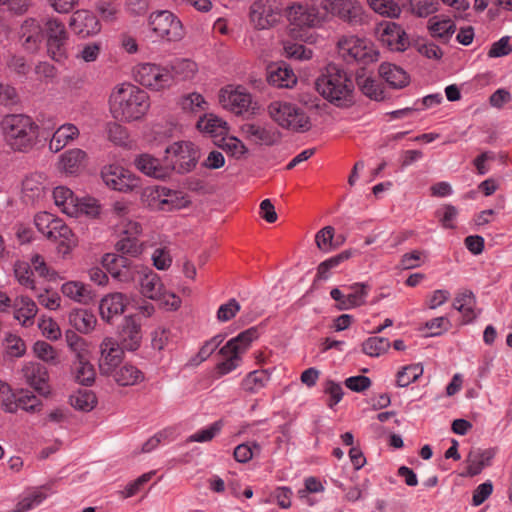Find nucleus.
I'll use <instances>...</instances> for the list:
<instances>
[{"label":"nucleus","instance_id":"1","mask_svg":"<svg viewBox=\"0 0 512 512\" xmlns=\"http://www.w3.org/2000/svg\"><path fill=\"white\" fill-rule=\"evenodd\" d=\"M339 52L347 64L362 65L355 73V81L359 89L371 99H384V90L380 84L368 75L366 65L378 60L380 52L374 44L366 39L355 36L343 38L338 42Z\"/></svg>","mask_w":512,"mask_h":512},{"label":"nucleus","instance_id":"2","mask_svg":"<svg viewBox=\"0 0 512 512\" xmlns=\"http://www.w3.org/2000/svg\"><path fill=\"white\" fill-rule=\"evenodd\" d=\"M150 106L148 94L132 84H122L110 95L112 117L119 122L140 120Z\"/></svg>","mask_w":512,"mask_h":512},{"label":"nucleus","instance_id":"3","mask_svg":"<svg viewBox=\"0 0 512 512\" xmlns=\"http://www.w3.org/2000/svg\"><path fill=\"white\" fill-rule=\"evenodd\" d=\"M316 90L338 107H348L353 103V82L337 64L331 63L326 72L315 81Z\"/></svg>","mask_w":512,"mask_h":512},{"label":"nucleus","instance_id":"4","mask_svg":"<svg viewBox=\"0 0 512 512\" xmlns=\"http://www.w3.org/2000/svg\"><path fill=\"white\" fill-rule=\"evenodd\" d=\"M2 129L7 145L19 152L31 150L39 135L38 125L23 114L7 115L2 121Z\"/></svg>","mask_w":512,"mask_h":512},{"label":"nucleus","instance_id":"5","mask_svg":"<svg viewBox=\"0 0 512 512\" xmlns=\"http://www.w3.org/2000/svg\"><path fill=\"white\" fill-rule=\"evenodd\" d=\"M51 217L52 215L47 213L37 216L36 226L48 239L58 243V252L65 256L76 246V237L61 219Z\"/></svg>","mask_w":512,"mask_h":512},{"label":"nucleus","instance_id":"6","mask_svg":"<svg viewBox=\"0 0 512 512\" xmlns=\"http://www.w3.org/2000/svg\"><path fill=\"white\" fill-rule=\"evenodd\" d=\"M270 117L282 128L305 132L311 128L309 117L294 104L282 101L271 102L268 106Z\"/></svg>","mask_w":512,"mask_h":512},{"label":"nucleus","instance_id":"7","mask_svg":"<svg viewBox=\"0 0 512 512\" xmlns=\"http://www.w3.org/2000/svg\"><path fill=\"white\" fill-rule=\"evenodd\" d=\"M149 26L161 39L168 42H177L185 35L181 21L168 10L155 11L149 16Z\"/></svg>","mask_w":512,"mask_h":512},{"label":"nucleus","instance_id":"8","mask_svg":"<svg viewBox=\"0 0 512 512\" xmlns=\"http://www.w3.org/2000/svg\"><path fill=\"white\" fill-rule=\"evenodd\" d=\"M41 405V401L28 390L13 391L11 386L0 380V407L9 413H14L21 408L28 412H34Z\"/></svg>","mask_w":512,"mask_h":512},{"label":"nucleus","instance_id":"9","mask_svg":"<svg viewBox=\"0 0 512 512\" xmlns=\"http://www.w3.org/2000/svg\"><path fill=\"white\" fill-rule=\"evenodd\" d=\"M101 263L114 279L122 283L134 282L144 268L143 265L114 253H106Z\"/></svg>","mask_w":512,"mask_h":512},{"label":"nucleus","instance_id":"10","mask_svg":"<svg viewBox=\"0 0 512 512\" xmlns=\"http://www.w3.org/2000/svg\"><path fill=\"white\" fill-rule=\"evenodd\" d=\"M134 79L149 89L159 91L172 84V73L167 67L152 63H142L134 69Z\"/></svg>","mask_w":512,"mask_h":512},{"label":"nucleus","instance_id":"11","mask_svg":"<svg viewBox=\"0 0 512 512\" xmlns=\"http://www.w3.org/2000/svg\"><path fill=\"white\" fill-rule=\"evenodd\" d=\"M141 318L136 315L125 316L118 324L114 342L126 351L134 352L141 346L143 333Z\"/></svg>","mask_w":512,"mask_h":512},{"label":"nucleus","instance_id":"12","mask_svg":"<svg viewBox=\"0 0 512 512\" xmlns=\"http://www.w3.org/2000/svg\"><path fill=\"white\" fill-rule=\"evenodd\" d=\"M45 30L48 55L56 62H63L68 57V35L65 25L58 19H49L45 23Z\"/></svg>","mask_w":512,"mask_h":512},{"label":"nucleus","instance_id":"13","mask_svg":"<svg viewBox=\"0 0 512 512\" xmlns=\"http://www.w3.org/2000/svg\"><path fill=\"white\" fill-rule=\"evenodd\" d=\"M101 178L111 189L123 193L140 188V178L119 165H106L101 170Z\"/></svg>","mask_w":512,"mask_h":512},{"label":"nucleus","instance_id":"14","mask_svg":"<svg viewBox=\"0 0 512 512\" xmlns=\"http://www.w3.org/2000/svg\"><path fill=\"white\" fill-rule=\"evenodd\" d=\"M165 153L176 158L173 162V170L179 174L192 171L200 158V151L192 142H175L165 149Z\"/></svg>","mask_w":512,"mask_h":512},{"label":"nucleus","instance_id":"15","mask_svg":"<svg viewBox=\"0 0 512 512\" xmlns=\"http://www.w3.org/2000/svg\"><path fill=\"white\" fill-rule=\"evenodd\" d=\"M287 16L292 24L310 28L320 25L327 17V13L313 3L311 6L294 4L288 8Z\"/></svg>","mask_w":512,"mask_h":512},{"label":"nucleus","instance_id":"16","mask_svg":"<svg viewBox=\"0 0 512 512\" xmlns=\"http://www.w3.org/2000/svg\"><path fill=\"white\" fill-rule=\"evenodd\" d=\"M100 348V373L106 376L111 375L122 362L125 349L114 342L113 338H105L101 343Z\"/></svg>","mask_w":512,"mask_h":512},{"label":"nucleus","instance_id":"17","mask_svg":"<svg viewBox=\"0 0 512 512\" xmlns=\"http://www.w3.org/2000/svg\"><path fill=\"white\" fill-rule=\"evenodd\" d=\"M280 14L272 7L269 0H256L250 7V19L257 29L274 26Z\"/></svg>","mask_w":512,"mask_h":512},{"label":"nucleus","instance_id":"18","mask_svg":"<svg viewBox=\"0 0 512 512\" xmlns=\"http://www.w3.org/2000/svg\"><path fill=\"white\" fill-rule=\"evenodd\" d=\"M71 30L82 38L96 35L101 30L98 18L87 10H78L70 18Z\"/></svg>","mask_w":512,"mask_h":512},{"label":"nucleus","instance_id":"19","mask_svg":"<svg viewBox=\"0 0 512 512\" xmlns=\"http://www.w3.org/2000/svg\"><path fill=\"white\" fill-rule=\"evenodd\" d=\"M266 78L277 88H291L297 83L293 70L285 62H273L267 66Z\"/></svg>","mask_w":512,"mask_h":512},{"label":"nucleus","instance_id":"20","mask_svg":"<svg viewBox=\"0 0 512 512\" xmlns=\"http://www.w3.org/2000/svg\"><path fill=\"white\" fill-rule=\"evenodd\" d=\"M241 129L247 138L259 145L273 146L281 139L280 131L273 127H264L254 123H246L241 127Z\"/></svg>","mask_w":512,"mask_h":512},{"label":"nucleus","instance_id":"21","mask_svg":"<svg viewBox=\"0 0 512 512\" xmlns=\"http://www.w3.org/2000/svg\"><path fill=\"white\" fill-rule=\"evenodd\" d=\"M338 16L340 19L356 24L361 21L362 6L355 0H334L327 9V15Z\"/></svg>","mask_w":512,"mask_h":512},{"label":"nucleus","instance_id":"22","mask_svg":"<svg viewBox=\"0 0 512 512\" xmlns=\"http://www.w3.org/2000/svg\"><path fill=\"white\" fill-rule=\"evenodd\" d=\"M87 154L84 150L73 148L59 156L58 169L68 175L80 173L86 165Z\"/></svg>","mask_w":512,"mask_h":512},{"label":"nucleus","instance_id":"23","mask_svg":"<svg viewBox=\"0 0 512 512\" xmlns=\"http://www.w3.org/2000/svg\"><path fill=\"white\" fill-rule=\"evenodd\" d=\"M44 39L43 29L35 19H27L20 28V40L25 50L35 52Z\"/></svg>","mask_w":512,"mask_h":512},{"label":"nucleus","instance_id":"24","mask_svg":"<svg viewBox=\"0 0 512 512\" xmlns=\"http://www.w3.org/2000/svg\"><path fill=\"white\" fill-rule=\"evenodd\" d=\"M128 303L127 297L122 293H112L101 299L99 311L101 318L111 323L115 316L121 315Z\"/></svg>","mask_w":512,"mask_h":512},{"label":"nucleus","instance_id":"25","mask_svg":"<svg viewBox=\"0 0 512 512\" xmlns=\"http://www.w3.org/2000/svg\"><path fill=\"white\" fill-rule=\"evenodd\" d=\"M27 383L38 393L46 395L49 393L48 371L40 363H29L23 369Z\"/></svg>","mask_w":512,"mask_h":512},{"label":"nucleus","instance_id":"26","mask_svg":"<svg viewBox=\"0 0 512 512\" xmlns=\"http://www.w3.org/2000/svg\"><path fill=\"white\" fill-rule=\"evenodd\" d=\"M259 337L257 327H250L239 333L236 337L230 339L223 347L220 348L219 354L227 356L229 353H243L250 344Z\"/></svg>","mask_w":512,"mask_h":512},{"label":"nucleus","instance_id":"27","mask_svg":"<svg viewBox=\"0 0 512 512\" xmlns=\"http://www.w3.org/2000/svg\"><path fill=\"white\" fill-rule=\"evenodd\" d=\"M138 279L143 296L152 300H157L162 297L164 286L159 275L152 269L144 267Z\"/></svg>","mask_w":512,"mask_h":512},{"label":"nucleus","instance_id":"28","mask_svg":"<svg viewBox=\"0 0 512 512\" xmlns=\"http://www.w3.org/2000/svg\"><path fill=\"white\" fill-rule=\"evenodd\" d=\"M89 352H80L74 357L72 370L75 375V380L84 386H90L95 381V369L89 362Z\"/></svg>","mask_w":512,"mask_h":512},{"label":"nucleus","instance_id":"29","mask_svg":"<svg viewBox=\"0 0 512 512\" xmlns=\"http://www.w3.org/2000/svg\"><path fill=\"white\" fill-rule=\"evenodd\" d=\"M251 95L244 91H223L221 90L220 102L224 108H227L235 114H242L247 111L251 104Z\"/></svg>","mask_w":512,"mask_h":512},{"label":"nucleus","instance_id":"30","mask_svg":"<svg viewBox=\"0 0 512 512\" xmlns=\"http://www.w3.org/2000/svg\"><path fill=\"white\" fill-rule=\"evenodd\" d=\"M410 46L405 30L397 23L386 22V48L395 52H404Z\"/></svg>","mask_w":512,"mask_h":512},{"label":"nucleus","instance_id":"31","mask_svg":"<svg viewBox=\"0 0 512 512\" xmlns=\"http://www.w3.org/2000/svg\"><path fill=\"white\" fill-rule=\"evenodd\" d=\"M134 164L139 171L147 176L157 179H163L168 176L167 169L162 167L159 160L150 154L138 155L134 160Z\"/></svg>","mask_w":512,"mask_h":512},{"label":"nucleus","instance_id":"32","mask_svg":"<svg viewBox=\"0 0 512 512\" xmlns=\"http://www.w3.org/2000/svg\"><path fill=\"white\" fill-rule=\"evenodd\" d=\"M13 306L15 307V319L22 321V325L26 327L33 324L38 308L30 297L21 296L16 298Z\"/></svg>","mask_w":512,"mask_h":512},{"label":"nucleus","instance_id":"33","mask_svg":"<svg viewBox=\"0 0 512 512\" xmlns=\"http://www.w3.org/2000/svg\"><path fill=\"white\" fill-rule=\"evenodd\" d=\"M199 131L209 134L212 138L223 137L228 132L227 123L214 114H205L197 121Z\"/></svg>","mask_w":512,"mask_h":512},{"label":"nucleus","instance_id":"34","mask_svg":"<svg viewBox=\"0 0 512 512\" xmlns=\"http://www.w3.org/2000/svg\"><path fill=\"white\" fill-rule=\"evenodd\" d=\"M62 293L83 304H89L94 301L96 295L85 284L77 281H70L62 285Z\"/></svg>","mask_w":512,"mask_h":512},{"label":"nucleus","instance_id":"35","mask_svg":"<svg viewBox=\"0 0 512 512\" xmlns=\"http://www.w3.org/2000/svg\"><path fill=\"white\" fill-rule=\"evenodd\" d=\"M23 197L30 202L42 198L45 193L44 176L34 173L27 176L22 182Z\"/></svg>","mask_w":512,"mask_h":512},{"label":"nucleus","instance_id":"36","mask_svg":"<svg viewBox=\"0 0 512 512\" xmlns=\"http://www.w3.org/2000/svg\"><path fill=\"white\" fill-rule=\"evenodd\" d=\"M113 373L115 382L120 386H132L144 380V373L132 364H125Z\"/></svg>","mask_w":512,"mask_h":512},{"label":"nucleus","instance_id":"37","mask_svg":"<svg viewBox=\"0 0 512 512\" xmlns=\"http://www.w3.org/2000/svg\"><path fill=\"white\" fill-rule=\"evenodd\" d=\"M494 454L492 450H470L468 455V474L475 476L479 474L486 466L490 465Z\"/></svg>","mask_w":512,"mask_h":512},{"label":"nucleus","instance_id":"38","mask_svg":"<svg viewBox=\"0 0 512 512\" xmlns=\"http://www.w3.org/2000/svg\"><path fill=\"white\" fill-rule=\"evenodd\" d=\"M69 322L79 332L88 333L94 328L96 318L86 309H76L69 314Z\"/></svg>","mask_w":512,"mask_h":512},{"label":"nucleus","instance_id":"39","mask_svg":"<svg viewBox=\"0 0 512 512\" xmlns=\"http://www.w3.org/2000/svg\"><path fill=\"white\" fill-rule=\"evenodd\" d=\"M269 380L270 373L268 370H255L246 375L241 385L245 391L255 393L263 388Z\"/></svg>","mask_w":512,"mask_h":512},{"label":"nucleus","instance_id":"40","mask_svg":"<svg viewBox=\"0 0 512 512\" xmlns=\"http://www.w3.org/2000/svg\"><path fill=\"white\" fill-rule=\"evenodd\" d=\"M71 405L80 411L89 412L97 404L95 393L87 389H79L74 395L70 396Z\"/></svg>","mask_w":512,"mask_h":512},{"label":"nucleus","instance_id":"41","mask_svg":"<svg viewBox=\"0 0 512 512\" xmlns=\"http://www.w3.org/2000/svg\"><path fill=\"white\" fill-rule=\"evenodd\" d=\"M172 73V81L186 80L194 76L197 71V64L190 59H176L169 69Z\"/></svg>","mask_w":512,"mask_h":512},{"label":"nucleus","instance_id":"42","mask_svg":"<svg viewBox=\"0 0 512 512\" xmlns=\"http://www.w3.org/2000/svg\"><path fill=\"white\" fill-rule=\"evenodd\" d=\"M355 250L347 249L342 251L341 253L321 262L317 268V278L326 280L329 278V271L342 262L350 259L352 255L355 253Z\"/></svg>","mask_w":512,"mask_h":512},{"label":"nucleus","instance_id":"43","mask_svg":"<svg viewBox=\"0 0 512 512\" xmlns=\"http://www.w3.org/2000/svg\"><path fill=\"white\" fill-rule=\"evenodd\" d=\"M215 144L236 159L241 158L248 152L245 144L233 136L225 137L224 135L219 141H215Z\"/></svg>","mask_w":512,"mask_h":512},{"label":"nucleus","instance_id":"44","mask_svg":"<svg viewBox=\"0 0 512 512\" xmlns=\"http://www.w3.org/2000/svg\"><path fill=\"white\" fill-rule=\"evenodd\" d=\"M428 30L433 37L447 39L454 33L455 25L450 19L432 17L428 21Z\"/></svg>","mask_w":512,"mask_h":512},{"label":"nucleus","instance_id":"45","mask_svg":"<svg viewBox=\"0 0 512 512\" xmlns=\"http://www.w3.org/2000/svg\"><path fill=\"white\" fill-rule=\"evenodd\" d=\"M44 488L45 486L34 489L21 499L10 512H26L42 503L47 498V494L42 491Z\"/></svg>","mask_w":512,"mask_h":512},{"label":"nucleus","instance_id":"46","mask_svg":"<svg viewBox=\"0 0 512 512\" xmlns=\"http://www.w3.org/2000/svg\"><path fill=\"white\" fill-rule=\"evenodd\" d=\"M475 305L474 295L470 291H465L457 295L454 300L453 306L459 312H461L467 321H471L475 318L473 307Z\"/></svg>","mask_w":512,"mask_h":512},{"label":"nucleus","instance_id":"47","mask_svg":"<svg viewBox=\"0 0 512 512\" xmlns=\"http://www.w3.org/2000/svg\"><path fill=\"white\" fill-rule=\"evenodd\" d=\"M424 369L421 364H412L402 368L396 375L397 385L407 387L423 375Z\"/></svg>","mask_w":512,"mask_h":512},{"label":"nucleus","instance_id":"48","mask_svg":"<svg viewBox=\"0 0 512 512\" xmlns=\"http://www.w3.org/2000/svg\"><path fill=\"white\" fill-rule=\"evenodd\" d=\"M437 0H410V12L419 18H426L438 11Z\"/></svg>","mask_w":512,"mask_h":512},{"label":"nucleus","instance_id":"49","mask_svg":"<svg viewBox=\"0 0 512 512\" xmlns=\"http://www.w3.org/2000/svg\"><path fill=\"white\" fill-rule=\"evenodd\" d=\"M386 84L392 88H403L408 84V75L400 67L386 64Z\"/></svg>","mask_w":512,"mask_h":512},{"label":"nucleus","instance_id":"50","mask_svg":"<svg viewBox=\"0 0 512 512\" xmlns=\"http://www.w3.org/2000/svg\"><path fill=\"white\" fill-rule=\"evenodd\" d=\"M141 202L145 207L151 210L165 211L166 209L164 199L159 196L157 186L143 189L141 193Z\"/></svg>","mask_w":512,"mask_h":512},{"label":"nucleus","instance_id":"51","mask_svg":"<svg viewBox=\"0 0 512 512\" xmlns=\"http://www.w3.org/2000/svg\"><path fill=\"white\" fill-rule=\"evenodd\" d=\"M14 274L21 285L30 289H35V282L32 278L33 270L28 262L17 261L14 265Z\"/></svg>","mask_w":512,"mask_h":512},{"label":"nucleus","instance_id":"52","mask_svg":"<svg viewBox=\"0 0 512 512\" xmlns=\"http://www.w3.org/2000/svg\"><path fill=\"white\" fill-rule=\"evenodd\" d=\"M284 53L287 58L295 60H309L313 56L312 49L301 43L286 42L284 44Z\"/></svg>","mask_w":512,"mask_h":512},{"label":"nucleus","instance_id":"53","mask_svg":"<svg viewBox=\"0 0 512 512\" xmlns=\"http://www.w3.org/2000/svg\"><path fill=\"white\" fill-rule=\"evenodd\" d=\"M6 353L10 357H22L26 352L24 341L17 335L7 334L3 341Z\"/></svg>","mask_w":512,"mask_h":512},{"label":"nucleus","instance_id":"54","mask_svg":"<svg viewBox=\"0 0 512 512\" xmlns=\"http://www.w3.org/2000/svg\"><path fill=\"white\" fill-rule=\"evenodd\" d=\"M223 421L218 420L212 423L209 427L202 429L193 435L189 436L186 440L189 442H207L212 440L222 429Z\"/></svg>","mask_w":512,"mask_h":512},{"label":"nucleus","instance_id":"55","mask_svg":"<svg viewBox=\"0 0 512 512\" xmlns=\"http://www.w3.org/2000/svg\"><path fill=\"white\" fill-rule=\"evenodd\" d=\"M334 228L332 226H325L316 233L315 242L317 247L323 252H329L337 247L333 244Z\"/></svg>","mask_w":512,"mask_h":512},{"label":"nucleus","instance_id":"56","mask_svg":"<svg viewBox=\"0 0 512 512\" xmlns=\"http://www.w3.org/2000/svg\"><path fill=\"white\" fill-rule=\"evenodd\" d=\"M53 197L55 204L57 206H62L63 211L66 213H69L68 206H75V201L77 200L74 198L73 191L63 186H59L54 189Z\"/></svg>","mask_w":512,"mask_h":512},{"label":"nucleus","instance_id":"57","mask_svg":"<svg viewBox=\"0 0 512 512\" xmlns=\"http://www.w3.org/2000/svg\"><path fill=\"white\" fill-rule=\"evenodd\" d=\"M344 288L350 290L349 293H346V296L353 308L364 304L365 298L368 294L367 285L362 283H355L351 286H344Z\"/></svg>","mask_w":512,"mask_h":512},{"label":"nucleus","instance_id":"58","mask_svg":"<svg viewBox=\"0 0 512 512\" xmlns=\"http://www.w3.org/2000/svg\"><path fill=\"white\" fill-rule=\"evenodd\" d=\"M115 248L118 252L122 253V256L130 255L135 257L142 252V248L138 243V240L130 237H124L119 240L116 243Z\"/></svg>","mask_w":512,"mask_h":512},{"label":"nucleus","instance_id":"59","mask_svg":"<svg viewBox=\"0 0 512 512\" xmlns=\"http://www.w3.org/2000/svg\"><path fill=\"white\" fill-rule=\"evenodd\" d=\"M95 9L100 17L107 22L114 21L119 11L117 5L109 0H98L95 3Z\"/></svg>","mask_w":512,"mask_h":512},{"label":"nucleus","instance_id":"60","mask_svg":"<svg viewBox=\"0 0 512 512\" xmlns=\"http://www.w3.org/2000/svg\"><path fill=\"white\" fill-rule=\"evenodd\" d=\"M33 351L36 354V356L48 363H55L56 362V351L50 345L49 343L45 341H37L33 345Z\"/></svg>","mask_w":512,"mask_h":512},{"label":"nucleus","instance_id":"61","mask_svg":"<svg viewBox=\"0 0 512 512\" xmlns=\"http://www.w3.org/2000/svg\"><path fill=\"white\" fill-rule=\"evenodd\" d=\"M166 206L165 211L179 210L190 205V199L181 191H174L169 198H163Z\"/></svg>","mask_w":512,"mask_h":512},{"label":"nucleus","instance_id":"62","mask_svg":"<svg viewBox=\"0 0 512 512\" xmlns=\"http://www.w3.org/2000/svg\"><path fill=\"white\" fill-rule=\"evenodd\" d=\"M241 306L239 302L232 298L227 303L222 304L217 311V319L220 322H227L234 318L240 311Z\"/></svg>","mask_w":512,"mask_h":512},{"label":"nucleus","instance_id":"63","mask_svg":"<svg viewBox=\"0 0 512 512\" xmlns=\"http://www.w3.org/2000/svg\"><path fill=\"white\" fill-rule=\"evenodd\" d=\"M493 493V483L490 480L478 485L472 495V505L480 506L483 504Z\"/></svg>","mask_w":512,"mask_h":512},{"label":"nucleus","instance_id":"64","mask_svg":"<svg viewBox=\"0 0 512 512\" xmlns=\"http://www.w3.org/2000/svg\"><path fill=\"white\" fill-rule=\"evenodd\" d=\"M509 40V36H504L498 41L494 42L488 51V56L490 58H498L509 55L512 52V47L509 44Z\"/></svg>","mask_w":512,"mask_h":512}]
</instances>
